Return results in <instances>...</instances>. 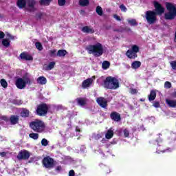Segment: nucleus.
<instances>
[{
  "label": "nucleus",
  "instance_id": "nucleus-7",
  "mask_svg": "<svg viewBox=\"0 0 176 176\" xmlns=\"http://www.w3.org/2000/svg\"><path fill=\"white\" fill-rule=\"evenodd\" d=\"M30 152L27 150H21L16 156L18 160H28L30 159Z\"/></svg>",
  "mask_w": 176,
  "mask_h": 176
},
{
  "label": "nucleus",
  "instance_id": "nucleus-19",
  "mask_svg": "<svg viewBox=\"0 0 176 176\" xmlns=\"http://www.w3.org/2000/svg\"><path fill=\"white\" fill-rule=\"evenodd\" d=\"M16 6L19 8V9H23L27 6V1L26 0H17Z\"/></svg>",
  "mask_w": 176,
  "mask_h": 176
},
{
  "label": "nucleus",
  "instance_id": "nucleus-58",
  "mask_svg": "<svg viewBox=\"0 0 176 176\" xmlns=\"http://www.w3.org/2000/svg\"><path fill=\"white\" fill-rule=\"evenodd\" d=\"M159 152H162L163 153H164L166 152V150H162L160 148L158 149Z\"/></svg>",
  "mask_w": 176,
  "mask_h": 176
},
{
  "label": "nucleus",
  "instance_id": "nucleus-54",
  "mask_svg": "<svg viewBox=\"0 0 176 176\" xmlns=\"http://www.w3.org/2000/svg\"><path fill=\"white\" fill-rule=\"evenodd\" d=\"M7 36L8 38H10V39H12V40L14 39V36H12L10 33H8Z\"/></svg>",
  "mask_w": 176,
  "mask_h": 176
},
{
  "label": "nucleus",
  "instance_id": "nucleus-56",
  "mask_svg": "<svg viewBox=\"0 0 176 176\" xmlns=\"http://www.w3.org/2000/svg\"><path fill=\"white\" fill-rule=\"evenodd\" d=\"M61 169H62L61 166H58L56 167V171H61Z\"/></svg>",
  "mask_w": 176,
  "mask_h": 176
},
{
  "label": "nucleus",
  "instance_id": "nucleus-25",
  "mask_svg": "<svg viewBox=\"0 0 176 176\" xmlns=\"http://www.w3.org/2000/svg\"><path fill=\"white\" fill-rule=\"evenodd\" d=\"M21 118H28L30 116V110L27 109H23L21 111Z\"/></svg>",
  "mask_w": 176,
  "mask_h": 176
},
{
  "label": "nucleus",
  "instance_id": "nucleus-23",
  "mask_svg": "<svg viewBox=\"0 0 176 176\" xmlns=\"http://www.w3.org/2000/svg\"><path fill=\"white\" fill-rule=\"evenodd\" d=\"M67 54H68V52H67V50H58V52L56 53V56L57 57H65V56H67Z\"/></svg>",
  "mask_w": 176,
  "mask_h": 176
},
{
  "label": "nucleus",
  "instance_id": "nucleus-1",
  "mask_svg": "<svg viewBox=\"0 0 176 176\" xmlns=\"http://www.w3.org/2000/svg\"><path fill=\"white\" fill-rule=\"evenodd\" d=\"M89 54H93L95 57H100L104 54L102 44L97 43L95 45H89L86 47Z\"/></svg>",
  "mask_w": 176,
  "mask_h": 176
},
{
  "label": "nucleus",
  "instance_id": "nucleus-36",
  "mask_svg": "<svg viewBox=\"0 0 176 176\" xmlns=\"http://www.w3.org/2000/svg\"><path fill=\"white\" fill-rule=\"evenodd\" d=\"M30 138H32V140H38L39 138V134L36 133H32L29 135Z\"/></svg>",
  "mask_w": 176,
  "mask_h": 176
},
{
  "label": "nucleus",
  "instance_id": "nucleus-21",
  "mask_svg": "<svg viewBox=\"0 0 176 176\" xmlns=\"http://www.w3.org/2000/svg\"><path fill=\"white\" fill-rule=\"evenodd\" d=\"M76 100L78 104L80 105V107H85L87 102V100L85 98H77Z\"/></svg>",
  "mask_w": 176,
  "mask_h": 176
},
{
  "label": "nucleus",
  "instance_id": "nucleus-11",
  "mask_svg": "<svg viewBox=\"0 0 176 176\" xmlns=\"http://www.w3.org/2000/svg\"><path fill=\"white\" fill-rule=\"evenodd\" d=\"M119 80L115 77H111V85H110L111 90H116L119 87Z\"/></svg>",
  "mask_w": 176,
  "mask_h": 176
},
{
  "label": "nucleus",
  "instance_id": "nucleus-55",
  "mask_svg": "<svg viewBox=\"0 0 176 176\" xmlns=\"http://www.w3.org/2000/svg\"><path fill=\"white\" fill-rule=\"evenodd\" d=\"M0 156H1V157H5V156H6V152L0 153Z\"/></svg>",
  "mask_w": 176,
  "mask_h": 176
},
{
  "label": "nucleus",
  "instance_id": "nucleus-37",
  "mask_svg": "<svg viewBox=\"0 0 176 176\" xmlns=\"http://www.w3.org/2000/svg\"><path fill=\"white\" fill-rule=\"evenodd\" d=\"M54 65H56V62H50L47 67V71L53 69V68H54Z\"/></svg>",
  "mask_w": 176,
  "mask_h": 176
},
{
  "label": "nucleus",
  "instance_id": "nucleus-20",
  "mask_svg": "<svg viewBox=\"0 0 176 176\" xmlns=\"http://www.w3.org/2000/svg\"><path fill=\"white\" fill-rule=\"evenodd\" d=\"M166 102L169 108H176V100L166 99Z\"/></svg>",
  "mask_w": 176,
  "mask_h": 176
},
{
  "label": "nucleus",
  "instance_id": "nucleus-17",
  "mask_svg": "<svg viewBox=\"0 0 176 176\" xmlns=\"http://www.w3.org/2000/svg\"><path fill=\"white\" fill-rule=\"evenodd\" d=\"M126 56L128 57V58H131L134 60V58H137L138 55L135 54V52H133L131 50H128L126 52Z\"/></svg>",
  "mask_w": 176,
  "mask_h": 176
},
{
  "label": "nucleus",
  "instance_id": "nucleus-33",
  "mask_svg": "<svg viewBox=\"0 0 176 176\" xmlns=\"http://www.w3.org/2000/svg\"><path fill=\"white\" fill-rule=\"evenodd\" d=\"M2 45L6 47H9V46H10V41H9V39L4 38L2 41Z\"/></svg>",
  "mask_w": 176,
  "mask_h": 176
},
{
  "label": "nucleus",
  "instance_id": "nucleus-48",
  "mask_svg": "<svg viewBox=\"0 0 176 176\" xmlns=\"http://www.w3.org/2000/svg\"><path fill=\"white\" fill-rule=\"evenodd\" d=\"M124 135L125 138L129 137L130 135V132L127 129L124 130Z\"/></svg>",
  "mask_w": 176,
  "mask_h": 176
},
{
  "label": "nucleus",
  "instance_id": "nucleus-44",
  "mask_svg": "<svg viewBox=\"0 0 176 176\" xmlns=\"http://www.w3.org/2000/svg\"><path fill=\"white\" fill-rule=\"evenodd\" d=\"M120 9L122 12H127V8H126V6L124 4L120 6Z\"/></svg>",
  "mask_w": 176,
  "mask_h": 176
},
{
  "label": "nucleus",
  "instance_id": "nucleus-8",
  "mask_svg": "<svg viewBox=\"0 0 176 176\" xmlns=\"http://www.w3.org/2000/svg\"><path fill=\"white\" fill-rule=\"evenodd\" d=\"M15 85L17 89H20V90H23L25 87V82L24 81V78H19L16 80Z\"/></svg>",
  "mask_w": 176,
  "mask_h": 176
},
{
  "label": "nucleus",
  "instance_id": "nucleus-47",
  "mask_svg": "<svg viewBox=\"0 0 176 176\" xmlns=\"http://www.w3.org/2000/svg\"><path fill=\"white\" fill-rule=\"evenodd\" d=\"M170 67H172V69H176V60L170 63Z\"/></svg>",
  "mask_w": 176,
  "mask_h": 176
},
{
  "label": "nucleus",
  "instance_id": "nucleus-53",
  "mask_svg": "<svg viewBox=\"0 0 176 176\" xmlns=\"http://www.w3.org/2000/svg\"><path fill=\"white\" fill-rule=\"evenodd\" d=\"M5 38V33L2 31H0V39H3Z\"/></svg>",
  "mask_w": 176,
  "mask_h": 176
},
{
  "label": "nucleus",
  "instance_id": "nucleus-34",
  "mask_svg": "<svg viewBox=\"0 0 176 176\" xmlns=\"http://www.w3.org/2000/svg\"><path fill=\"white\" fill-rule=\"evenodd\" d=\"M50 57H56L57 56V50H51L49 51Z\"/></svg>",
  "mask_w": 176,
  "mask_h": 176
},
{
  "label": "nucleus",
  "instance_id": "nucleus-40",
  "mask_svg": "<svg viewBox=\"0 0 176 176\" xmlns=\"http://www.w3.org/2000/svg\"><path fill=\"white\" fill-rule=\"evenodd\" d=\"M35 46L36 49H38V50H39L40 52H41V50H43V46H42V43H41L40 42H36L35 43Z\"/></svg>",
  "mask_w": 176,
  "mask_h": 176
},
{
  "label": "nucleus",
  "instance_id": "nucleus-63",
  "mask_svg": "<svg viewBox=\"0 0 176 176\" xmlns=\"http://www.w3.org/2000/svg\"><path fill=\"white\" fill-rule=\"evenodd\" d=\"M5 119H6V117H3V120H5Z\"/></svg>",
  "mask_w": 176,
  "mask_h": 176
},
{
  "label": "nucleus",
  "instance_id": "nucleus-12",
  "mask_svg": "<svg viewBox=\"0 0 176 176\" xmlns=\"http://www.w3.org/2000/svg\"><path fill=\"white\" fill-rule=\"evenodd\" d=\"M26 4L29 8V11H35V5H36V0H26Z\"/></svg>",
  "mask_w": 176,
  "mask_h": 176
},
{
  "label": "nucleus",
  "instance_id": "nucleus-18",
  "mask_svg": "<svg viewBox=\"0 0 176 176\" xmlns=\"http://www.w3.org/2000/svg\"><path fill=\"white\" fill-rule=\"evenodd\" d=\"M19 116L12 115L10 118V122L11 124H17L19 123Z\"/></svg>",
  "mask_w": 176,
  "mask_h": 176
},
{
  "label": "nucleus",
  "instance_id": "nucleus-6",
  "mask_svg": "<svg viewBox=\"0 0 176 176\" xmlns=\"http://www.w3.org/2000/svg\"><path fill=\"white\" fill-rule=\"evenodd\" d=\"M153 6L155 8V13L157 16H162L164 13L165 9L160 3L157 1H153Z\"/></svg>",
  "mask_w": 176,
  "mask_h": 176
},
{
  "label": "nucleus",
  "instance_id": "nucleus-39",
  "mask_svg": "<svg viewBox=\"0 0 176 176\" xmlns=\"http://www.w3.org/2000/svg\"><path fill=\"white\" fill-rule=\"evenodd\" d=\"M96 13L97 14H98V16H102V8H101L100 6H97L96 7Z\"/></svg>",
  "mask_w": 176,
  "mask_h": 176
},
{
  "label": "nucleus",
  "instance_id": "nucleus-16",
  "mask_svg": "<svg viewBox=\"0 0 176 176\" xmlns=\"http://www.w3.org/2000/svg\"><path fill=\"white\" fill-rule=\"evenodd\" d=\"M82 32L84 34H94V28L90 26H84L81 30Z\"/></svg>",
  "mask_w": 176,
  "mask_h": 176
},
{
  "label": "nucleus",
  "instance_id": "nucleus-46",
  "mask_svg": "<svg viewBox=\"0 0 176 176\" xmlns=\"http://www.w3.org/2000/svg\"><path fill=\"white\" fill-rule=\"evenodd\" d=\"M66 0H58V5L59 6H64L65 5Z\"/></svg>",
  "mask_w": 176,
  "mask_h": 176
},
{
  "label": "nucleus",
  "instance_id": "nucleus-2",
  "mask_svg": "<svg viewBox=\"0 0 176 176\" xmlns=\"http://www.w3.org/2000/svg\"><path fill=\"white\" fill-rule=\"evenodd\" d=\"M30 127L34 133H43L46 129V125L43 121L36 119L30 123Z\"/></svg>",
  "mask_w": 176,
  "mask_h": 176
},
{
  "label": "nucleus",
  "instance_id": "nucleus-27",
  "mask_svg": "<svg viewBox=\"0 0 176 176\" xmlns=\"http://www.w3.org/2000/svg\"><path fill=\"white\" fill-rule=\"evenodd\" d=\"M140 67H141V62L138 60H135L131 64V68H133V69H138Z\"/></svg>",
  "mask_w": 176,
  "mask_h": 176
},
{
  "label": "nucleus",
  "instance_id": "nucleus-38",
  "mask_svg": "<svg viewBox=\"0 0 176 176\" xmlns=\"http://www.w3.org/2000/svg\"><path fill=\"white\" fill-rule=\"evenodd\" d=\"M23 80L25 81V85L27 86V85H32V81L31 79L28 77L23 78Z\"/></svg>",
  "mask_w": 176,
  "mask_h": 176
},
{
  "label": "nucleus",
  "instance_id": "nucleus-26",
  "mask_svg": "<svg viewBox=\"0 0 176 176\" xmlns=\"http://www.w3.org/2000/svg\"><path fill=\"white\" fill-rule=\"evenodd\" d=\"M149 101H153L156 98V91L151 90L150 94L148 96Z\"/></svg>",
  "mask_w": 176,
  "mask_h": 176
},
{
  "label": "nucleus",
  "instance_id": "nucleus-59",
  "mask_svg": "<svg viewBox=\"0 0 176 176\" xmlns=\"http://www.w3.org/2000/svg\"><path fill=\"white\" fill-rule=\"evenodd\" d=\"M97 138L100 139V138H102V137L101 136V135L98 134L97 135Z\"/></svg>",
  "mask_w": 176,
  "mask_h": 176
},
{
  "label": "nucleus",
  "instance_id": "nucleus-13",
  "mask_svg": "<svg viewBox=\"0 0 176 176\" xmlns=\"http://www.w3.org/2000/svg\"><path fill=\"white\" fill-rule=\"evenodd\" d=\"M110 118L114 122H120L122 120V117H120V114L116 111H113L110 114Z\"/></svg>",
  "mask_w": 176,
  "mask_h": 176
},
{
  "label": "nucleus",
  "instance_id": "nucleus-42",
  "mask_svg": "<svg viewBox=\"0 0 176 176\" xmlns=\"http://www.w3.org/2000/svg\"><path fill=\"white\" fill-rule=\"evenodd\" d=\"M41 145L43 146H47V145H49V141H47L45 138L42 139V140H41Z\"/></svg>",
  "mask_w": 176,
  "mask_h": 176
},
{
  "label": "nucleus",
  "instance_id": "nucleus-30",
  "mask_svg": "<svg viewBox=\"0 0 176 176\" xmlns=\"http://www.w3.org/2000/svg\"><path fill=\"white\" fill-rule=\"evenodd\" d=\"M52 1L53 0H40V5H43L44 6H49Z\"/></svg>",
  "mask_w": 176,
  "mask_h": 176
},
{
  "label": "nucleus",
  "instance_id": "nucleus-9",
  "mask_svg": "<svg viewBox=\"0 0 176 176\" xmlns=\"http://www.w3.org/2000/svg\"><path fill=\"white\" fill-rule=\"evenodd\" d=\"M96 102H98V105L102 108H107V107H108V101L104 97L98 98Z\"/></svg>",
  "mask_w": 176,
  "mask_h": 176
},
{
  "label": "nucleus",
  "instance_id": "nucleus-10",
  "mask_svg": "<svg viewBox=\"0 0 176 176\" xmlns=\"http://www.w3.org/2000/svg\"><path fill=\"white\" fill-rule=\"evenodd\" d=\"M19 57L21 60H25V61H32V60H34V57H32L27 52L21 53Z\"/></svg>",
  "mask_w": 176,
  "mask_h": 176
},
{
  "label": "nucleus",
  "instance_id": "nucleus-49",
  "mask_svg": "<svg viewBox=\"0 0 176 176\" xmlns=\"http://www.w3.org/2000/svg\"><path fill=\"white\" fill-rule=\"evenodd\" d=\"M153 107H154L155 108H160V102H155L153 104Z\"/></svg>",
  "mask_w": 176,
  "mask_h": 176
},
{
  "label": "nucleus",
  "instance_id": "nucleus-61",
  "mask_svg": "<svg viewBox=\"0 0 176 176\" xmlns=\"http://www.w3.org/2000/svg\"><path fill=\"white\" fill-rule=\"evenodd\" d=\"M0 19H3V15L0 14Z\"/></svg>",
  "mask_w": 176,
  "mask_h": 176
},
{
  "label": "nucleus",
  "instance_id": "nucleus-31",
  "mask_svg": "<svg viewBox=\"0 0 176 176\" xmlns=\"http://www.w3.org/2000/svg\"><path fill=\"white\" fill-rule=\"evenodd\" d=\"M162 142H163V140L162 139V138L159 137L155 140L154 144L157 145V146H162V144H162Z\"/></svg>",
  "mask_w": 176,
  "mask_h": 176
},
{
  "label": "nucleus",
  "instance_id": "nucleus-35",
  "mask_svg": "<svg viewBox=\"0 0 176 176\" xmlns=\"http://www.w3.org/2000/svg\"><path fill=\"white\" fill-rule=\"evenodd\" d=\"M131 50L137 54L140 52V47L137 45H133Z\"/></svg>",
  "mask_w": 176,
  "mask_h": 176
},
{
  "label": "nucleus",
  "instance_id": "nucleus-57",
  "mask_svg": "<svg viewBox=\"0 0 176 176\" xmlns=\"http://www.w3.org/2000/svg\"><path fill=\"white\" fill-rule=\"evenodd\" d=\"M172 97H173L174 98H176V91H174V92L172 94Z\"/></svg>",
  "mask_w": 176,
  "mask_h": 176
},
{
  "label": "nucleus",
  "instance_id": "nucleus-62",
  "mask_svg": "<svg viewBox=\"0 0 176 176\" xmlns=\"http://www.w3.org/2000/svg\"><path fill=\"white\" fill-rule=\"evenodd\" d=\"M76 131H77V132H80V129H76Z\"/></svg>",
  "mask_w": 176,
  "mask_h": 176
},
{
  "label": "nucleus",
  "instance_id": "nucleus-32",
  "mask_svg": "<svg viewBox=\"0 0 176 176\" xmlns=\"http://www.w3.org/2000/svg\"><path fill=\"white\" fill-rule=\"evenodd\" d=\"M0 84L1 86L3 87V89H6V87H8V82L6 81V80H5V78L0 80Z\"/></svg>",
  "mask_w": 176,
  "mask_h": 176
},
{
  "label": "nucleus",
  "instance_id": "nucleus-41",
  "mask_svg": "<svg viewBox=\"0 0 176 176\" xmlns=\"http://www.w3.org/2000/svg\"><path fill=\"white\" fill-rule=\"evenodd\" d=\"M128 23H129V24L133 26L138 25V23H137V21L135 19L129 20L128 21Z\"/></svg>",
  "mask_w": 176,
  "mask_h": 176
},
{
  "label": "nucleus",
  "instance_id": "nucleus-28",
  "mask_svg": "<svg viewBox=\"0 0 176 176\" xmlns=\"http://www.w3.org/2000/svg\"><path fill=\"white\" fill-rule=\"evenodd\" d=\"M113 137V131L111 129H109L107 132L106 133L105 138L107 140H111Z\"/></svg>",
  "mask_w": 176,
  "mask_h": 176
},
{
  "label": "nucleus",
  "instance_id": "nucleus-4",
  "mask_svg": "<svg viewBox=\"0 0 176 176\" xmlns=\"http://www.w3.org/2000/svg\"><path fill=\"white\" fill-rule=\"evenodd\" d=\"M146 20L150 25L155 24L157 21V15L153 10H148L145 14Z\"/></svg>",
  "mask_w": 176,
  "mask_h": 176
},
{
  "label": "nucleus",
  "instance_id": "nucleus-50",
  "mask_svg": "<svg viewBox=\"0 0 176 176\" xmlns=\"http://www.w3.org/2000/svg\"><path fill=\"white\" fill-rule=\"evenodd\" d=\"M137 93H138V90H137V89H131V94H137Z\"/></svg>",
  "mask_w": 176,
  "mask_h": 176
},
{
  "label": "nucleus",
  "instance_id": "nucleus-5",
  "mask_svg": "<svg viewBox=\"0 0 176 176\" xmlns=\"http://www.w3.org/2000/svg\"><path fill=\"white\" fill-rule=\"evenodd\" d=\"M42 165L45 168L50 170L54 167V159L50 156L45 157L42 160Z\"/></svg>",
  "mask_w": 176,
  "mask_h": 176
},
{
  "label": "nucleus",
  "instance_id": "nucleus-52",
  "mask_svg": "<svg viewBox=\"0 0 176 176\" xmlns=\"http://www.w3.org/2000/svg\"><path fill=\"white\" fill-rule=\"evenodd\" d=\"M69 176H75V170H69Z\"/></svg>",
  "mask_w": 176,
  "mask_h": 176
},
{
  "label": "nucleus",
  "instance_id": "nucleus-29",
  "mask_svg": "<svg viewBox=\"0 0 176 176\" xmlns=\"http://www.w3.org/2000/svg\"><path fill=\"white\" fill-rule=\"evenodd\" d=\"M111 67V63L108 60L103 61L102 64V69H108Z\"/></svg>",
  "mask_w": 176,
  "mask_h": 176
},
{
  "label": "nucleus",
  "instance_id": "nucleus-51",
  "mask_svg": "<svg viewBox=\"0 0 176 176\" xmlns=\"http://www.w3.org/2000/svg\"><path fill=\"white\" fill-rule=\"evenodd\" d=\"M114 19H116V20H117V21H121L122 19H120V16L118 14H114L113 15Z\"/></svg>",
  "mask_w": 176,
  "mask_h": 176
},
{
  "label": "nucleus",
  "instance_id": "nucleus-3",
  "mask_svg": "<svg viewBox=\"0 0 176 176\" xmlns=\"http://www.w3.org/2000/svg\"><path fill=\"white\" fill-rule=\"evenodd\" d=\"M49 108H50V105L46 103H41L37 105L36 110V115H38V116H46L47 112H49Z\"/></svg>",
  "mask_w": 176,
  "mask_h": 176
},
{
  "label": "nucleus",
  "instance_id": "nucleus-45",
  "mask_svg": "<svg viewBox=\"0 0 176 176\" xmlns=\"http://www.w3.org/2000/svg\"><path fill=\"white\" fill-rule=\"evenodd\" d=\"M43 16V14L42 12L37 13L36 14V19L41 20Z\"/></svg>",
  "mask_w": 176,
  "mask_h": 176
},
{
  "label": "nucleus",
  "instance_id": "nucleus-24",
  "mask_svg": "<svg viewBox=\"0 0 176 176\" xmlns=\"http://www.w3.org/2000/svg\"><path fill=\"white\" fill-rule=\"evenodd\" d=\"M78 5L80 6H82V8H85L86 6H89V5H90V1H89V0H79Z\"/></svg>",
  "mask_w": 176,
  "mask_h": 176
},
{
  "label": "nucleus",
  "instance_id": "nucleus-14",
  "mask_svg": "<svg viewBox=\"0 0 176 176\" xmlns=\"http://www.w3.org/2000/svg\"><path fill=\"white\" fill-rule=\"evenodd\" d=\"M111 85H112V76H108L103 82V87L104 89H110Z\"/></svg>",
  "mask_w": 176,
  "mask_h": 176
},
{
  "label": "nucleus",
  "instance_id": "nucleus-15",
  "mask_svg": "<svg viewBox=\"0 0 176 176\" xmlns=\"http://www.w3.org/2000/svg\"><path fill=\"white\" fill-rule=\"evenodd\" d=\"M93 85V80L91 78H87L82 83V89H87V87H90Z\"/></svg>",
  "mask_w": 176,
  "mask_h": 176
},
{
  "label": "nucleus",
  "instance_id": "nucleus-64",
  "mask_svg": "<svg viewBox=\"0 0 176 176\" xmlns=\"http://www.w3.org/2000/svg\"><path fill=\"white\" fill-rule=\"evenodd\" d=\"M140 100H142V101H145V100H142V99H141Z\"/></svg>",
  "mask_w": 176,
  "mask_h": 176
},
{
  "label": "nucleus",
  "instance_id": "nucleus-60",
  "mask_svg": "<svg viewBox=\"0 0 176 176\" xmlns=\"http://www.w3.org/2000/svg\"><path fill=\"white\" fill-rule=\"evenodd\" d=\"M12 102H13V104H17V100H14Z\"/></svg>",
  "mask_w": 176,
  "mask_h": 176
},
{
  "label": "nucleus",
  "instance_id": "nucleus-43",
  "mask_svg": "<svg viewBox=\"0 0 176 176\" xmlns=\"http://www.w3.org/2000/svg\"><path fill=\"white\" fill-rule=\"evenodd\" d=\"M164 88L165 89H171V83L170 81H166L164 82Z\"/></svg>",
  "mask_w": 176,
  "mask_h": 176
},
{
  "label": "nucleus",
  "instance_id": "nucleus-22",
  "mask_svg": "<svg viewBox=\"0 0 176 176\" xmlns=\"http://www.w3.org/2000/svg\"><path fill=\"white\" fill-rule=\"evenodd\" d=\"M36 82L38 85H46V83H47V80L45 76H40L37 78Z\"/></svg>",
  "mask_w": 176,
  "mask_h": 176
}]
</instances>
